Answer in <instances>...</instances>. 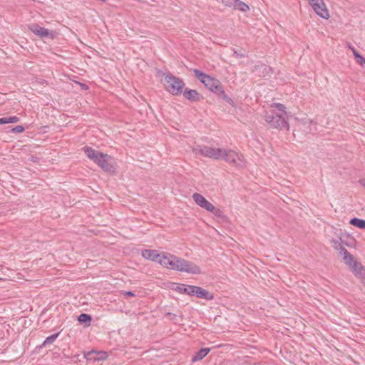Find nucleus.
<instances>
[{"label":"nucleus","mask_w":365,"mask_h":365,"mask_svg":"<svg viewBox=\"0 0 365 365\" xmlns=\"http://www.w3.org/2000/svg\"><path fill=\"white\" fill-rule=\"evenodd\" d=\"M32 161H36V158H34V157L32 158Z\"/></svg>","instance_id":"obj_33"},{"label":"nucleus","mask_w":365,"mask_h":365,"mask_svg":"<svg viewBox=\"0 0 365 365\" xmlns=\"http://www.w3.org/2000/svg\"><path fill=\"white\" fill-rule=\"evenodd\" d=\"M123 294L128 297H135V294L130 291L124 292Z\"/></svg>","instance_id":"obj_29"},{"label":"nucleus","mask_w":365,"mask_h":365,"mask_svg":"<svg viewBox=\"0 0 365 365\" xmlns=\"http://www.w3.org/2000/svg\"><path fill=\"white\" fill-rule=\"evenodd\" d=\"M233 56L236 58H244L245 56V54H243L242 53H240L237 51H234L233 52Z\"/></svg>","instance_id":"obj_26"},{"label":"nucleus","mask_w":365,"mask_h":365,"mask_svg":"<svg viewBox=\"0 0 365 365\" xmlns=\"http://www.w3.org/2000/svg\"><path fill=\"white\" fill-rule=\"evenodd\" d=\"M183 96L185 98L192 101H197L200 99L199 93L195 90L185 89Z\"/></svg>","instance_id":"obj_17"},{"label":"nucleus","mask_w":365,"mask_h":365,"mask_svg":"<svg viewBox=\"0 0 365 365\" xmlns=\"http://www.w3.org/2000/svg\"><path fill=\"white\" fill-rule=\"evenodd\" d=\"M29 29L36 35L41 38H49L53 39L56 36V33L53 31H50L44 27H41L38 24H31L29 26Z\"/></svg>","instance_id":"obj_9"},{"label":"nucleus","mask_w":365,"mask_h":365,"mask_svg":"<svg viewBox=\"0 0 365 365\" xmlns=\"http://www.w3.org/2000/svg\"><path fill=\"white\" fill-rule=\"evenodd\" d=\"M19 121L17 116L5 117L0 118V124L14 123Z\"/></svg>","instance_id":"obj_20"},{"label":"nucleus","mask_w":365,"mask_h":365,"mask_svg":"<svg viewBox=\"0 0 365 365\" xmlns=\"http://www.w3.org/2000/svg\"><path fill=\"white\" fill-rule=\"evenodd\" d=\"M192 151L196 155H200L215 160H224L238 167L245 165L243 155L233 150L197 145L192 148Z\"/></svg>","instance_id":"obj_1"},{"label":"nucleus","mask_w":365,"mask_h":365,"mask_svg":"<svg viewBox=\"0 0 365 365\" xmlns=\"http://www.w3.org/2000/svg\"><path fill=\"white\" fill-rule=\"evenodd\" d=\"M175 289L180 293L196 296L199 298L212 299L213 296L202 287L192 285L178 284Z\"/></svg>","instance_id":"obj_6"},{"label":"nucleus","mask_w":365,"mask_h":365,"mask_svg":"<svg viewBox=\"0 0 365 365\" xmlns=\"http://www.w3.org/2000/svg\"><path fill=\"white\" fill-rule=\"evenodd\" d=\"M310 4L311 6H312L314 4H321L322 5V1H324V0H307Z\"/></svg>","instance_id":"obj_28"},{"label":"nucleus","mask_w":365,"mask_h":365,"mask_svg":"<svg viewBox=\"0 0 365 365\" xmlns=\"http://www.w3.org/2000/svg\"><path fill=\"white\" fill-rule=\"evenodd\" d=\"M32 161H36V158H34V157L32 158Z\"/></svg>","instance_id":"obj_34"},{"label":"nucleus","mask_w":365,"mask_h":365,"mask_svg":"<svg viewBox=\"0 0 365 365\" xmlns=\"http://www.w3.org/2000/svg\"><path fill=\"white\" fill-rule=\"evenodd\" d=\"M24 130H25V128L22 125H17L11 129V132L16 133H21L24 132Z\"/></svg>","instance_id":"obj_25"},{"label":"nucleus","mask_w":365,"mask_h":365,"mask_svg":"<svg viewBox=\"0 0 365 365\" xmlns=\"http://www.w3.org/2000/svg\"><path fill=\"white\" fill-rule=\"evenodd\" d=\"M192 199L200 207L206 210L208 212L213 213L215 216L221 217L223 216V212L219 208L215 207L211 202L207 201L205 197L201 194L195 192L192 195Z\"/></svg>","instance_id":"obj_8"},{"label":"nucleus","mask_w":365,"mask_h":365,"mask_svg":"<svg viewBox=\"0 0 365 365\" xmlns=\"http://www.w3.org/2000/svg\"><path fill=\"white\" fill-rule=\"evenodd\" d=\"M311 123H312V120H304V121L303 122V124H304V125H306V124H311Z\"/></svg>","instance_id":"obj_31"},{"label":"nucleus","mask_w":365,"mask_h":365,"mask_svg":"<svg viewBox=\"0 0 365 365\" xmlns=\"http://www.w3.org/2000/svg\"><path fill=\"white\" fill-rule=\"evenodd\" d=\"M222 4L227 7L235 8L237 0H221Z\"/></svg>","instance_id":"obj_24"},{"label":"nucleus","mask_w":365,"mask_h":365,"mask_svg":"<svg viewBox=\"0 0 365 365\" xmlns=\"http://www.w3.org/2000/svg\"><path fill=\"white\" fill-rule=\"evenodd\" d=\"M349 223L361 229H365V220L353 218L350 220Z\"/></svg>","instance_id":"obj_18"},{"label":"nucleus","mask_w":365,"mask_h":365,"mask_svg":"<svg viewBox=\"0 0 365 365\" xmlns=\"http://www.w3.org/2000/svg\"><path fill=\"white\" fill-rule=\"evenodd\" d=\"M193 73L195 77L205 85V86L212 93L217 94L218 96L224 99L229 104L233 105L234 102L225 92L224 88L221 82L197 69H194Z\"/></svg>","instance_id":"obj_4"},{"label":"nucleus","mask_w":365,"mask_h":365,"mask_svg":"<svg viewBox=\"0 0 365 365\" xmlns=\"http://www.w3.org/2000/svg\"><path fill=\"white\" fill-rule=\"evenodd\" d=\"M142 256L146 259L157 262L160 264L164 252L159 253L155 250H143L142 251Z\"/></svg>","instance_id":"obj_10"},{"label":"nucleus","mask_w":365,"mask_h":365,"mask_svg":"<svg viewBox=\"0 0 365 365\" xmlns=\"http://www.w3.org/2000/svg\"><path fill=\"white\" fill-rule=\"evenodd\" d=\"M81 87H82L83 88H85V89H87V88H88V87H87V86H86V85L83 84V83H81Z\"/></svg>","instance_id":"obj_32"},{"label":"nucleus","mask_w":365,"mask_h":365,"mask_svg":"<svg viewBox=\"0 0 365 365\" xmlns=\"http://www.w3.org/2000/svg\"><path fill=\"white\" fill-rule=\"evenodd\" d=\"M340 254L343 255V259L346 264L349 267L351 265V264L354 263L356 260L354 259V256L350 254L348 250L344 247L341 246L340 248Z\"/></svg>","instance_id":"obj_13"},{"label":"nucleus","mask_w":365,"mask_h":365,"mask_svg":"<svg viewBox=\"0 0 365 365\" xmlns=\"http://www.w3.org/2000/svg\"><path fill=\"white\" fill-rule=\"evenodd\" d=\"M84 357L87 360H104L108 357L107 353L105 351H97L92 350L84 353Z\"/></svg>","instance_id":"obj_12"},{"label":"nucleus","mask_w":365,"mask_h":365,"mask_svg":"<svg viewBox=\"0 0 365 365\" xmlns=\"http://www.w3.org/2000/svg\"><path fill=\"white\" fill-rule=\"evenodd\" d=\"M163 84L166 91L173 95L180 94L185 86L184 82L180 78L173 75L165 76Z\"/></svg>","instance_id":"obj_7"},{"label":"nucleus","mask_w":365,"mask_h":365,"mask_svg":"<svg viewBox=\"0 0 365 365\" xmlns=\"http://www.w3.org/2000/svg\"><path fill=\"white\" fill-rule=\"evenodd\" d=\"M255 71L259 76L266 77L272 72V68L264 64H260L255 66Z\"/></svg>","instance_id":"obj_15"},{"label":"nucleus","mask_w":365,"mask_h":365,"mask_svg":"<svg viewBox=\"0 0 365 365\" xmlns=\"http://www.w3.org/2000/svg\"><path fill=\"white\" fill-rule=\"evenodd\" d=\"M359 184L365 188V179H361L359 181Z\"/></svg>","instance_id":"obj_30"},{"label":"nucleus","mask_w":365,"mask_h":365,"mask_svg":"<svg viewBox=\"0 0 365 365\" xmlns=\"http://www.w3.org/2000/svg\"><path fill=\"white\" fill-rule=\"evenodd\" d=\"M210 351V348H203L199 350L192 358V362L195 363L203 359Z\"/></svg>","instance_id":"obj_16"},{"label":"nucleus","mask_w":365,"mask_h":365,"mask_svg":"<svg viewBox=\"0 0 365 365\" xmlns=\"http://www.w3.org/2000/svg\"><path fill=\"white\" fill-rule=\"evenodd\" d=\"M58 335V334H52V335L48 336L44 340V341L43 343V345L46 346L47 344H52L56 340V339L57 338Z\"/></svg>","instance_id":"obj_23"},{"label":"nucleus","mask_w":365,"mask_h":365,"mask_svg":"<svg viewBox=\"0 0 365 365\" xmlns=\"http://www.w3.org/2000/svg\"><path fill=\"white\" fill-rule=\"evenodd\" d=\"M83 150L87 157L98 164L103 170L107 172L114 171L115 167L113 164L111 156L103 154L88 146L84 147Z\"/></svg>","instance_id":"obj_5"},{"label":"nucleus","mask_w":365,"mask_h":365,"mask_svg":"<svg viewBox=\"0 0 365 365\" xmlns=\"http://www.w3.org/2000/svg\"><path fill=\"white\" fill-rule=\"evenodd\" d=\"M78 320L81 323H86V322H90L91 320V318L88 314H81L79 315Z\"/></svg>","instance_id":"obj_22"},{"label":"nucleus","mask_w":365,"mask_h":365,"mask_svg":"<svg viewBox=\"0 0 365 365\" xmlns=\"http://www.w3.org/2000/svg\"><path fill=\"white\" fill-rule=\"evenodd\" d=\"M352 272L359 278L364 277V267L362 266V264L356 261L354 263L351 264V265L349 267Z\"/></svg>","instance_id":"obj_14"},{"label":"nucleus","mask_w":365,"mask_h":365,"mask_svg":"<svg viewBox=\"0 0 365 365\" xmlns=\"http://www.w3.org/2000/svg\"><path fill=\"white\" fill-rule=\"evenodd\" d=\"M270 113L266 112L264 118L265 121L273 128L289 130L287 113L284 105L278 103L271 104Z\"/></svg>","instance_id":"obj_2"},{"label":"nucleus","mask_w":365,"mask_h":365,"mask_svg":"<svg viewBox=\"0 0 365 365\" xmlns=\"http://www.w3.org/2000/svg\"><path fill=\"white\" fill-rule=\"evenodd\" d=\"M322 4L323 5L319 3L315 4L312 7L318 16L324 19H328L329 18V11L327 9L326 4L324 1H322Z\"/></svg>","instance_id":"obj_11"},{"label":"nucleus","mask_w":365,"mask_h":365,"mask_svg":"<svg viewBox=\"0 0 365 365\" xmlns=\"http://www.w3.org/2000/svg\"><path fill=\"white\" fill-rule=\"evenodd\" d=\"M160 264L164 267L190 274H200V268L190 261L185 260L168 252H164Z\"/></svg>","instance_id":"obj_3"},{"label":"nucleus","mask_w":365,"mask_h":365,"mask_svg":"<svg viewBox=\"0 0 365 365\" xmlns=\"http://www.w3.org/2000/svg\"><path fill=\"white\" fill-rule=\"evenodd\" d=\"M235 9L240 10L242 12H246L250 10L249 6L243 1L240 0H237V2L235 6Z\"/></svg>","instance_id":"obj_19"},{"label":"nucleus","mask_w":365,"mask_h":365,"mask_svg":"<svg viewBox=\"0 0 365 365\" xmlns=\"http://www.w3.org/2000/svg\"><path fill=\"white\" fill-rule=\"evenodd\" d=\"M354 58L358 64L365 68V58L359 52H354Z\"/></svg>","instance_id":"obj_21"},{"label":"nucleus","mask_w":365,"mask_h":365,"mask_svg":"<svg viewBox=\"0 0 365 365\" xmlns=\"http://www.w3.org/2000/svg\"><path fill=\"white\" fill-rule=\"evenodd\" d=\"M346 45L352 51L354 56V52H358L351 43L346 42Z\"/></svg>","instance_id":"obj_27"}]
</instances>
